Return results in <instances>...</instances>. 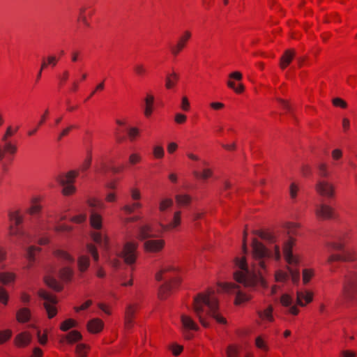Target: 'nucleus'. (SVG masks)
Listing matches in <instances>:
<instances>
[{
    "instance_id": "obj_1",
    "label": "nucleus",
    "mask_w": 357,
    "mask_h": 357,
    "mask_svg": "<svg viewBox=\"0 0 357 357\" xmlns=\"http://www.w3.org/2000/svg\"><path fill=\"white\" fill-rule=\"evenodd\" d=\"M252 255L255 261L252 268H248L243 258L235 259V265L238 270L234 273V279L245 290L241 289V286L233 283H225L221 286L222 290L236 294V305L250 299L251 296L249 294L250 290L255 289L258 286H266L263 271L266 270V261L272 256L275 260H279L281 257L280 247L278 245L274 246V255H272L271 252L257 239L252 241Z\"/></svg>"
},
{
    "instance_id": "obj_2",
    "label": "nucleus",
    "mask_w": 357,
    "mask_h": 357,
    "mask_svg": "<svg viewBox=\"0 0 357 357\" xmlns=\"http://www.w3.org/2000/svg\"><path fill=\"white\" fill-rule=\"evenodd\" d=\"M328 246L333 250L342 251L340 254L331 255L327 260L328 264L333 261H357V251L353 249H344L342 243H331ZM357 293V263L354 270L348 271L344 276L342 284V296L345 298H352Z\"/></svg>"
},
{
    "instance_id": "obj_3",
    "label": "nucleus",
    "mask_w": 357,
    "mask_h": 357,
    "mask_svg": "<svg viewBox=\"0 0 357 357\" xmlns=\"http://www.w3.org/2000/svg\"><path fill=\"white\" fill-rule=\"evenodd\" d=\"M193 310L204 327L210 326L208 319L211 317L220 324H226V319L218 312V301L212 290L199 294L194 298Z\"/></svg>"
},
{
    "instance_id": "obj_4",
    "label": "nucleus",
    "mask_w": 357,
    "mask_h": 357,
    "mask_svg": "<svg viewBox=\"0 0 357 357\" xmlns=\"http://www.w3.org/2000/svg\"><path fill=\"white\" fill-rule=\"evenodd\" d=\"M19 129V126H10L1 137L0 142V184L8 170V165L13 160L17 151L14 137Z\"/></svg>"
},
{
    "instance_id": "obj_5",
    "label": "nucleus",
    "mask_w": 357,
    "mask_h": 357,
    "mask_svg": "<svg viewBox=\"0 0 357 357\" xmlns=\"http://www.w3.org/2000/svg\"><path fill=\"white\" fill-rule=\"evenodd\" d=\"M24 346L31 342L32 337L37 336L39 343L42 345L47 341V334H40L37 325V319L32 315L29 310L24 307Z\"/></svg>"
},
{
    "instance_id": "obj_6",
    "label": "nucleus",
    "mask_w": 357,
    "mask_h": 357,
    "mask_svg": "<svg viewBox=\"0 0 357 357\" xmlns=\"http://www.w3.org/2000/svg\"><path fill=\"white\" fill-rule=\"evenodd\" d=\"M298 225L293 222H287L284 225V228L287 229V233L289 236L296 234V229ZM294 238L291 236L289 237L283 244V254L286 261L290 265H297L299 262L298 258L294 255L292 253V248L294 245Z\"/></svg>"
},
{
    "instance_id": "obj_7",
    "label": "nucleus",
    "mask_w": 357,
    "mask_h": 357,
    "mask_svg": "<svg viewBox=\"0 0 357 357\" xmlns=\"http://www.w3.org/2000/svg\"><path fill=\"white\" fill-rule=\"evenodd\" d=\"M10 227L9 233L13 242H17L22 235V215L20 211H13L9 213Z\"/></svg>"
},
{
    "instance_id": "obj_8",
    "label": "nucleus",
    "mask_w": 357,
    "mask_h": 357,
    "mask_svg": "<svg viewBox=\"0 0 357 357\" xmlns=\"http://www.w3.org/2000/svg\"><path fill=\"white\" fill-rule=\"evenodd\" d=\"M137 247L138 243L136 242H126L119 254V257L123 259L127 265L131 267V270H133L132 265L137 259Z\"/></svg>"
},
{
    "instance_id": "obj_9",
    "label": "nucleus",
    "mask_w": 357,
    "mask_h": 357,
    "mask_svg": "<svg viewBox=\"0 0 357 357\" xmlns=\"http://www.w3.org/2000/svg\"><path fill=\"white\" fill-rule=\"evenodd\" d=\"M75 172H69L66 175H60L56 177L57 182L62 186V193L67 196L72 195L75 191V188L73 185L76 177Z\"/></svg>"
},
{
    "instance_id": "obj_10",
    "label": "nucleus",
    "mask_w": 357,
    "mask_h": 357,
    "mask_svg": "<svg viewBox=\"0 0 357 357\" xmlns=\"http://www.w3.org/2000/svg\"><path fill=\"white\" fill-rule=\"evenodd\" d=\"M39 296L44 301L43 305L48 314V317L50 319L54 317L57 312L55 307L57 303L56 298L53 295L44 290L39 291Z\"/></svg>"
},
{
    "instance_id": "obj_11",
    "label": "nucleus",
    "mask_w": 357,
    "mask_h": 357,
    "mask_svg": "<svg viewBox=\"0 0 357 357\" xmlns=\"http://www.w3.org/2000/svg\"><path fill=\"white\" fill-rule=\"evenodd\" d=\"M181 221V212L176 211L174 213L172 218L167 215H162L160 220V226L164 230H171L179 226Z\"/></svg>"
},
{
    "instance_id": "obj_12",
    "label": "nucleus",
    "mask_w": 357,
    "mask_h": 357,
    "mask_svg": "<svg viewBox=\"0 0 357 357\" xmlns=\"http://www.w3.org/2000/svg\"><path fill=\"white\" fill-rule=\"evenodd\" d=\"M317 192L324 197L331 198L335 195L334 185L325 180H319L316 184Z\"/></svg>"
},
{
    "instance_id": "obj_13",
    "label": "nucleus",
    "mask_w": 357,
    "mask_h": 357,
    "mask_svg": "<svg viewBox=\"0 0 357 357\" xmlns=\"http://www.w3.org/2000/svg\"><path fill=\"white\" fill-rule=\"evenodd\" d=\"M183 333L186 339H190L192 336L190 333L191 331H197L199 326L194 320L189 316L182 314L181 317Z\"/></svg>"
},
{
    "instance_id": "obj_14",
    "label": "nucleus",
    "mask_w": 357,
    "mask_h": 357,
    "mask_svg": "<svg viewBox=\"0 0 357 357\" xmlns=\"http://www.w3.org/2000/svg\"><path fill=\"white\" fill-rule=\"evenodd\" d=\"M165 241L162 239H147L144 243L146 252L156 253L160 252L165 246Z\"/></svg>"
},
{
    "instance_id": "obj_15",
    "label": "nucleus",
    "mask_w": 357,
    "mask_h": 357,
    "mask_svg": "<svg viewBox=\"0 0 357 357\" xmlns=\"http://www.w3.org/2000/svg\"><path fill=\"white\" fill-rule=\"evenodd\" d=\"M317 216L322 219L335 218L334 209L328 205L321 204L317 206L315 209Z\"/></svg>"
},
{
    "instance_id": "obj_16",
    "label": "nucleus",
    "mask_w": 357,
    "mask_h": 357,
    "mask_svg": "<svg viewBox=\"0 0 357 357\" xmlns=\"http://www.w3.org/2000/svg\"><path fill=\"white\" fill-rule=\"evenodd\" d=\"M137 305L129 304L126 309L124 324L127 329H130L133 326V317L137 310Z\"/></svg>"
},
{
    "instance_id": "obj_17",
    "label": "nucleus",
    "mask_w": 357,
    "mask_h": 357,
    "mask_svg": "<svg viewBox=\"0 0 357 357\" xmlns=\"http://www.w3.org/2000/svg\"><path fill=\"white\" fill-rule=\"evenodd\" d=\"M280 303L282 305L288 308V312L294 315L298 314L299 310L296 305H294L293 298L287 294H284L281 296Z\"/></svg>"
},
{
    "instance_id": "obj_18",
    "label": "nucleus",
    "mask_w": 357,
    "mask_h": 357,
    "mask_svg": "<svg viewBox=\"0 0 357 357\" xmlns=\"http://www.w3.org/2000/svg\"><path fill=\"white\" fill-rule=\"evenodd\" d=\"M191 37V33L185 31L180 37L177 44L171 48L172 53L176 56L185 47L186 42Z\"/></svg>"
},
{
    "instance_id": "obj_19",
    "label": "nucleus",
    "mask_w": 357,
    "mask_h": 357,
    "mask_svg": "<svg viewBox=\"0 0 357 357\" xmlns=\"http://www.w3.org/2000/svg\"><path fill=\"white\" fill-rule=\"evenodd\" d=\"M312 301V293L307 291H298L296 293V303L300 306H305Z\"/></svg>"
},
{
    "instance_id": "obj_20",
    "label": "nucleus",
    "mask_w": 357,
    "mask_h": 357,
    "mask_svg": "<svg viewBox=\"0 0 357 357\" xmlns=\"http://www.w3.org/2000/svg\"><path fill=\"white\" fill-rule=\"evenodd\" d=\"M179 279L175 278L173 280L166 282L164 284H162L160 287L159 290V296L160 298H165L169 294V293L171 291L174 286L176 285L179 282Z\"/></svg>"
},
{
    "instance_id": "obj_21",
    "label": "nucleus",
    "mask_w": 357,
    "mask_h": 357,
    "mask_svg": "<svg viewBox=\"0 0 357 357\" xmlns=\"http://www.w3.org/2000/svg\"><path fill=\"white\" fill-rule=\"evenodd\" d=\"M104 324L98 318L90 320L87 324V329L91 333H98L103 328Z\"/></svg>"
},
{
    "instance_id": "obj_22",
    "label": "nucleus",
    "mask_w": 357,
    "mask_h": 357,
    "mask_svg": "<svg viewBox=\"0 0 357 357\" xmlns=\"http://www.w3.org/2000/svg\"><path fill=\"white\" fill-rule=\"evenodd\" d=\"M295 55L296 52L294 50H287L280 59V68L282 69L287 68L288 65H289V63L291 62Z\"/></svg>"
},
{
    "instance_id": "obj_23",
    "label": "nucleus",
    "mask_w": 357,
    "mask_h": 357,
    "mask_svg": "<svg viewBox=\"0 0 357 357\" xmlns=\"http://www.w3.org/2000/svg\"><path fill=\"white\" fill-rule=\"evenodd\" d=\"M152 228L149 225H140L137 227L138 237L141 240L149 239L154 237L151 234Z\"/></svg>"
},
{
    "instance_id": "obj_24",
    "label": "nucleus",
    "mask_w": 357,
    "mask_h": 357,
    "mask_svg": "<svg viewBox=\"0 0 357 357\" xmlns=\"http://www.w3.org/2000/svg\"><path fill=\"white\" fill-rule=\"evenodd\" d=\"M82 337V334L77 331H72L68 334L61 337V341H66L69 344H73L80 340Z\"/></svg>"
},
{
    "instance_id": "obj_25",
    "label": "nucleus",
    "mask_w": 357,
    "mask_h": 357,
    "mask_svg": "<svg viewBox=\"0 0 357 357\" xmlns=\"http://www.w3.org/2000/svg\"><path fill=\"white\" fill-rule=\"evenodd\" d=\"M90 225L95 229L98 230L102 228V217L93 210L91 211Z\"/></svg>"
},
{
    "instance_id": "obj_26",
    "label": "nucleus",
    "mask_w": 357,
    "mask_h": 357,
    "mask_svg": "<svg viewBox=\"0 0 357 357\" xmlns=\"http://www.w3.org/2000/svg\"><path fill=\"white\" fill-rule=\"evenodd\" d=\"M173 205V200L171 198H164L160 200L159 203V211L160 212V220H162V215H167L166 211L168 208L172 207Z\"/></svg>"
},
{
    "instance_id": "obj_27",
    "label": "nucleus",
    "mask_w": 357,
    "mask_h": 357,
    "mask_svg": "<svg viewBox=\"0 0 357 357\" xmlns=\"http://www.w3.org/2000/svg\"><path fill=\"white\" fill-rule=\"evenodd\" d=\"M154 97L153 95L148 94L144 99L145 102V108H144V115L146 117H149L153 112V107Z\"/></svg>"
},
{
    "instance_id": "obj_28",
    "label": "nucleus",
    "mask_w": 357,
    "mask_h": 357,
    "mask_svg": "<svg viewBox=\"0 0 357 357\" xmlns=\"http://www.w3.org/2000/svg\"><path fill=\"white\" fill-rule=\"evenodd\" d=\"M272 312H273V307L271 306H268L264 310L259 311L257 312V314L262 321L272 322L274 319L273 314H272Z\"/></svg>"
},
{
    "instance_id": "obj_29",
    "label": "nucleus",
    "mask_w": 357,
    "mask_h": 357,
    "mask_svg": "<svg viewBox=\"0 0 357 357\" xmlns=\"http://www.w3.org/2000/svg\"><path fill=\"white\" fill-rule=\"evenodd\" d=\"M41 209V206L39 204V198L33 197L31 199V206L28 209V213L30 215H35L38 214Z\"/></svg>"
},
{
    "instance_id": "obj_30",
    "label": "nucleus",
    "mask_w": 357,
    "mask_h": 357,
    "mask_svg": "<svg viewBox=\"0 0 357 357\" xmlns=\"http://www.w3.org/2000/svg\"><path fill=\"white\" fill-rule=\"evenodd\" d=\"M142 204L138 201H134L132 204H127L124 205L121 210L125 212L126 215L132 214L136 209L142 208Z\"/></svg>"
},
{
    "instance_id": "obj_31",
    "label": "nucleus",
    "mask_w": 357,
    "mask_h": 357,
    "mask_svg": "<svg viewBox=\"0 0 357 357\" xmlns=\"http://www.w3.org/2000/svg\"><path fill=\"white\" fill-rule=\"evenodd\" d=\"M257 234L263 240H265L266 241L270 243H275L277 242V237L276 236L268 231H257Z\"/></svg>"
},
{
    "instance_id": "obj_32",
    "label": "nucleus",
    "mask_w": 357,
    "mask_h": 357,
    "mask_svg": "<svg viewBox=\"0 0 357 357\" xmlns=\"http://www.w3.org/2000/svg\"><path fill=\"white\" fill-rule=\"evenodd\" d=\"M15 279V275L13 273L3 272L0 273V282L3 284H8L13 282Z\"/></svg>"
},
{
    "instance_id": "obj_33",
    "label": "nucleus",
    "mask_w": 357,
    "mask_h": 357,
    "mask_svg": "<svg viewBox=\"0 0 357 357\" xmlns=\"http://www.w3.org/2000/svg\"><path fill=\"white\" fill-rule=\"evenodd\" d=\"M89 266V259L85 255H80L78 258V267L80 271H85Z\"/></svg>"
},
{
    "instance_id": "obj_34",
    "label": "nucleus",
    "mask_w": 357,
    "mask_h": 357,
    "mask_svg": "<svg viewBox=\"0 0 357 357\" xmlns=\"http://www.w3.org/2000/svg\"><path fill=\"white\" fill-rule=\"evenodd\" d=\"M91 237L93 241L100 245H105L107 243L106 238L99 231L92 232Z\"/></svg>"
},
{
    "instance_id": "obj_35",
    "label": "nucleus",
    "mask_w": 357,
    "mask_h": 357,
    "mask_svg": "<svg viewBox=\"0 0 357 357\" xmlns=\"http://www.w3.org/2000/svg\"><path fill=\"white\" fill-rule=\"evenodd\" d=\"M178 79V75L176 73H172V74L168 75L166 77L165 86L167 89L172 88Z\"/></svg>"
},
{
    "instance_id": "obj_36",
    "label": "nucleus",
    "mask_w": 357,
    "mask_h": 357,
    "mask_svg": "<svg viewBox=\"0 0 357 357\" xmlns=\"http://www.w3.org/2000/svg\"><path fill=\"white\" fill-rule=\"evenodd\" d=\"M45 282L48 287H51L52 289L56 291H59L61 289V286L59 283L57 282L56 279H54L52 277L47 276L45 278Z\"/></svg>"
},
{
    "instance_id": "obj_37",
    "label": "nucleus",
    "mask_w": 357,
    "mask_h": 357,
    "mask_svg": "<svg viewBox=\"0 0 357 357\" xmlns=\"http://www.w3.org/2000/svg\"><path fill=\"white\" fill-rule=\"evenodd\" d=\"M76 326L77 322L75 320L72 319H68L61 324L60 329L62 331H68L70 328L76 327Z\"/></svg>"
},
{
    "instance_id": "obj_38",
    "label": "nucleus",
    "mask_w": 357,
    "mask_h": 357,
    "mask_svg": "<svg viewBox=\"0 0 357 357\" xmlns=\"http://www.w3.org/2000/svg\"><path fill=\"white\" fill-rule=\"evenodd\" d=\"M175 199L177 204L181 206L188 205L191 202V197L187 195H177Z\"/></svg>"
},
{
    "instance_id": "obj_39",
    "label": "nucleus",
    "mask_w": 357,
    "mask_h": 357,
    "mask_svg": "<svg viewBox=\"0 0 357 357\" xmlns=\"http://www.w3.org/2000/svg\"><path fill=\"white\" fill-rule=\"evenodd\" d=\"M60 277L65 280H69L73 275V270L69 267H64L59 271Z\"/></svg>"
},
{
    "instance_id": "obj_40",
    "label": "nucleus",
    "mask_w": 357,
    "mask_h": 357,
    "mask_svg": "<svg viewBox=\"0 0 357 357\" xmlns=\"http://www.w3.org/2000/svg\"><path fill=\"white\" fill-rule=\"evenodd\" d=\"M39 248H36L34 246L29 247L26 252V258L30 261L32 262L35 260V257L36 253L39 252Z\"/></svg>"
},
{
    "instance_id": "obj_41",
    "label": "nucleus",
    "mask_w": 357,
    "mask_h": 357,
    "mask_svg": "<svg viewBox=\"0 0 357 357\" xmlns=\"http://www.w3.org/2000/svg\"><path fill=\"white\" fill-rule=\"evenodd\" d=\"M193 174L197 178H200L202 179H207L212 175V172L209 169H204L202 173L198 172L197 171H195Z\"/></svg>"
},
{
    "instance_id": "obj_42",
    "label": "nucleus",
    "mask_w": 357,
    "mask_h": 357,
    "mask_svg": "<svg viewBox=\"0 0 357 357\" xmlns=\"http://www.w3.org/2000/svg\"><path fill=\"white\" fill-rule=\"evenodd\" d=\"M318 174L322 178H327L329 176V172L327 169V165L324 163L318 165Z\"/></svg>"
},
{
    "instance_id": "obj_43",
    "label": "nucleus",
    "mask_w": 357,
    "mask_h": 357,
    "mask_svg": "<svg viewBox=\"0 0 357 357\" xmlns=\"http://www.w3.org/2000/svg\"><path fill=\"white\" fill-rule=\"evenodd\" d=\"M255 345L258 349L263 350L264 351H267L268 350V347L266 342L261 336H259L256 338Z\"/></svg>"
},
{
    "instance_id": "obj_44",
    "label": "nucleus",
    "mask_w": 357,
    "mask_h": 357,
    "mask_svg": "<svg viewBox=\"0 0 357 357\" xmlns=\"http://www.w3.org/2000/svg\"><path fill=\"white\" fill-rule=\"evenodd\" d=\"M86 248L88 252L92 256L94 261H97L99 259V255L96 248L92 244H88Z\"/></svg>"
},
{
    "instance_id": "obj_45",
    "label": "nucleus",
    "mask_w": 357,
    "mask_h": 357,
    "mask_svg": "<svg viewBox=\"0 0 357 357\" xmlns=\"http://www.w3.org/2000/svg\"><path fill=\"white\" fill-rule=\"evenodd\" d=\"M314 273L312 270L304 269L303 271V282L304 284H307L310 282V279L313 276Z\"/></svg>"
},
{
    "instance_id": "obj_46",
    "label": "nucleus",
    "mask_w": 357,
    "mask_h": 357,
    "mask_svg": "<svg viewBox=\"0 0 357 357\" xmlns=\"http://www.w3.org/2000/svg\"><path fill=\"white\" fill-rule=\"evenodd\" d=\"M174 270H176V269L173 266L165 267L155 274V279L158 281H161L162 280V274L163 273H167L168 271H174Z\"/></svg>"
},
{
    "instance_id": "obj_47",
    "label": "nucleus",
    "mask_w": 357,
    "mask_h": 357,
    "mask_svg": "<svg viewBox=\"0 0 357 357\" xmlns=\"http://www.w3.org/2000/svg\"><path fill=\"white\" fill-rule=\"evenodd\" d=\"M57 256L68 262H73L74 261L73 258L66 252L63 250H59L56 253Z\"/></svg>"
},
{
    "instance_id": "obj_48",
    "label": "nucleus",
    "mask_w": 357,
    "mask_h": 357,
    "mask_svg": "<svg viewBox=\"0 0 357 357\" xmlns=\"http://www.w3.org/2000/svg\"><path fill=\"white\" fill-rule=\"evenodd\" d=\"M86 345L84 344H79L76 347V354L77 357H86Z\"/></svg>"
},
{
    "instance_id": "obj_49",
    "label": "nucleus",
    "mask_w": 357,
    "mask_h": 357,
    "mask_svg": "<svg viewBox=\"0 0 357 357\" xmlns=\"http://www.w3.org/2000/svg\"><path fill=\"white\" fill-rule=\"evenodd\" d=\"M289 277L291 276L293 282L296 283L300 279V273L298 271H295L292 268H289Z\"/></svg>"
},
{
    "instance_id": "obj_50",
    "label": "nucleus",
    "mask_w": 357,
    "mask_h": 357,
    "mask_svg": "<svg viewBox=\"0 0 357 357\" xmlns=\"http://www.w3.org/2000/svg\"><path fill=\"white\" fill-rule=\"evenodd\" d=\"M134 70L135 73L139 76H143L146 72V70L144 67V66L142 63H137L134 66Z\"/></svg>"
},
{
    "instance_id": "obj_51",
    "label": "nucleus",
    "mask_w": 357,
    "mask_h": 357,
    "mask_svg": "<svg viewBox=\"0 0 357 357\" xmlns=\"http://www.w3.org/2000/svg\"><path fill=\"white\" fill-rule=\"evenodd\" d=\"M11 331L6 330L3 331H0V344L5 342L11 337Z\"/></svg>"
},
{
    "instance_id": "obj_52",
    "label": "nucleus",
    "mask_w": 357,
    "mask_h": 357,
    "mask_svg": "<svg viewBox=\"0 0 357 357\" xmlns=\"http://www.w3.org/2000/svg\"><path fill=\"white\" fill-rule=\"evenodd\" d=\"M238 349L234 346H229L227 350V357H238Z\"/></svg>"
},
{
    "instance_id": "obj_53",
    "label": "nucleus",
    "mask_w": 357,
    "mask_h": 357,
    "mask_svg": "<svg viewBox=\"0 0 357 357\" xmlns=\"http://www.w3.org/2000/svg\"><path fill=\"white\" fill-rule=\"evenodd\" d=\"M289 278V274L282 271H278L275 274V279L278 282H283Z\"/></svg>"
},
{
    "instance_id": "obj_54",
    "label": "nucleus",
    "mask_w": 357,
    "mask_h": 357,
    "mask_svg": "<svg viewBox=\"0 0 357 357\" xmlns=\"http://www.w3.org/2000/svg\"><path fill=\"white\" fill-rule=\"evenodd\" d=\"M333 105L336 107H340L342 108H346L347 106V102L340 98H335L332 100Z\"/></svg>"
},
{
    "instance_id": "obj_55",
    "label": "nucleus",
    "mask_w": 357,
    "mask_h": 357,
    "mask_svg": "<svg viewBox=\"0 0 357 357\" xmlns=\"http://www.w3.org/2000/svg\"><path fill=\"white\" fill-rule=\"evenodd\" d=\"M8 300V296L6 291L0 287V302L6 305Z\"/></svg>"
},
{
    "instance_id": "obj_56",
    "label": "nucleus",
    "mask_w": 357,
    "mask_h": 357,
    "mask_svg": "<svg viewBox=\"0 0 357 357\" xmlns=\"http://www.w3.org/2000/svg\"><path fill=\"white\" fill-rule=\"evenodd\" d=\"M164 149L161 146H156L153 149V154L155 158H161L164 155Z\"/></svg>"
},
{
    "instance_id": "obj_57",
    "label": "nucleus",
    "mask_w": 357,
    "mask_h": 357,
    "mask_svg": "<svg viewBox=\"0 0 357 357\" xmlns=\"http://www.w3.org/2000/svg\"><path fill=\"white\" fill-rule=\"evenodd\" d=\"M130 197L133 201H139L141 199V194L139 190L132 188L130 190Z\"/></svg>"
},
{
    "instance_id": "obj_58",
    "label": "nucleus",
    "mask_w": 357,
    "mask_h": 357,
    "mask_svg": "<svg viewBox=\"0 0 357 357\" xmlns=\"http://www.w3.org/2000/svg\"><path fill=\"white\" fill-rule=\"evenodd\" d=\"M88 204L91 208H104V204L101 202L93 199V200H89Z\"/></svg>"
},
{
    "instance_id": "obj_59",
    "label": "nucleus",
    "mask_w": 357,
    "mask_h": 357,
    "mask_svg": "<svg viewBox=\"0 0 357 357\" xmlns=\"http://www.w3.org/2000/svg\"><path fill=\"white\" fill-rule=\"evenodd\" d=\"M86 214H79L71 218V221L75 223H82L86 220Z\"/></svg>"
},
{
    "instance_id": "obj_60",
    "label": "nucleus",
    "mask_w": 357,
    "mask_h": 357,
    "mask_svg": "<svg viewBox=\"0 0 357 357\" xmlns=\"http://www.w3.org/2000/svg\"><path fill=\"white\" fill-rule=\"evenodd\" d=\"M75 128V126H73V125H70L69 126H68L67 128H64L61 132V133L58 136V140H61L62 139V137H63L64 136H66L69 132L73 129Z\"/></svg>"
},
{
    "instance_id": "obj_61",
    "label": "nucleus",
    "mask_w": 357,
    "mask_h": 357,
    "mask_svg": "<svg viewBox=\"0 0 357 357\" xmlns=\"http://www.w3.org/2000/svg\"><path fill=\"white\" fill-rule=\"evenodd\" d=\"M141 160V157L137 153H132L130 155L129 162L131 165H135Z\"/></svg>"
},
{
    "instance_id": "obj_62",
    "label": "nucleus",
    "mask_w": 357,
    "mask_h": 357,
    "mask_svg": "<svg viewBox=\"0 0 357 357\" xmlns=\"http://www.w3.org/2000/svg\"><path fill=\"white\" fill-rule=\"evenodd\" d=\"M43 351L39 347H34L31 350L29 357H42Z\"/></svg>"
},
{
    "instance_id": "obj_63",
    "label": "nucleus",
    "mask_w": 357,
    "mask_h": 357,
    "mask_svg": "<svg viewBox=\"0 0 357 357\" xmlns=\"http://www.w3.org/2000/svg\"><path fill=\"white\" fill-rule=\"evenodd\" d=\"M172 351L174 355L178 356L183 351V347L176 344H174L171 347Z\"/></svg>"
},
{
    "instance_id": "obj_64",
    "label": "nucleus",
    "mask_w": 357,
    "mask_h": 357,
    "mask_svg": "<svg viewBox=\"0 0 357 357\" xmlns=\"http://www.w3.org/2000/svg\"><path fill=\"white\" fill-rule=\"evenodd\" d=\"M139 130L137 128H130L128 130V136L131 140H133L138 135Z\"/></svg>"
}]
</instances>
